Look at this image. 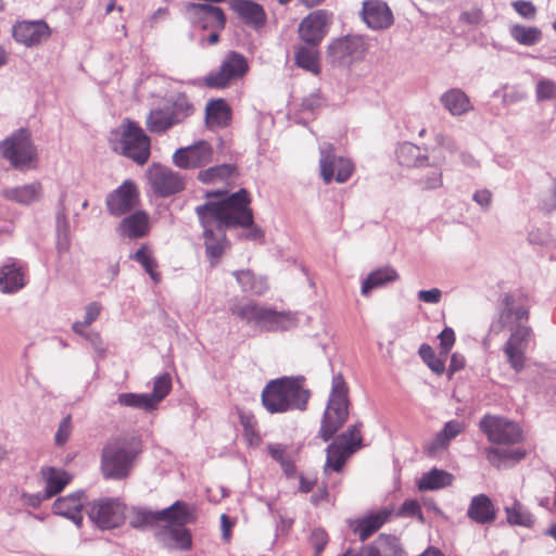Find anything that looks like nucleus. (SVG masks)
I'll use <instances>...</instances> for the list:
<instances>
[{"label":"nucleus","instance_id":"ea45409f","mask_svg":"<svg viewBox=\"0 0 556 556\" xmlns=\"http://www.w3.org/2000/svg\"><path fill=\"white\" fill-rule=\"evenodd\" d=\"M399 278L396 270L392 267H383L374 270L368 275L362 285V294L367 295L370 290L393 282Z\"/></svg>","mask_w":556,"mask_h":556},{"label":"nucleus","instance_id":"a211bd4d","mask_svg":"<svg viewBox=\"0 0 556 556\" xmlns=\"http://www.w3.org/2000/svg\"><path fill=\"white\" fill-rule=\"evenodd\" d=\"M50 35V27L45 21H20L12 28L14 40L26 47L37 46L47 40Z\"/></svg>","mask_w":556,"mask_h":556},{"label":"nucleus","instance_id":"864d4df0","mask_svg":"<svg viewBox=\"0 0 556 556\" xmlns=\"http://www.w3.org/2000/svg\"><path fill=\"white\" fill-rule=\"evenodd\" d=\"M418 354L433 372L437 375H442L444 372L447 356H437L433 349L426 343L420 345Z\"/></svg>","mask_w":556,"mask_h":556},{"label":"nucleus","instance_id":"ddd939ff","mask_svg":"<svg viewBox=\"0 0 556 556\" xmlns=\"http://www.w3.org/2000/svg\"><path fill=\"white\" fill-rule=\"evenodd\" d=\"M366 43L361 36H345L331 42L328 56L341 66H349L364 58Z\"/></svg>","mask_w":556,"mask_h":556},{"label":"nucleus","instance_id":"c03bdc74","mask_svg":"<svg viewBox=\"0 0 556 556\" xmlns=\"http://www.w3.org/2000/svg\"><path fill=\"white\" fill-rule=\"evenodd\" d=\"M233 276L243 291L262 295L268 289L266 280L264 278L256 277L254 273L249 269L235 271Z\"/></svg>","mask_w":556,"mask_h":556},{"label":"nucleus","instance_id":"c85d7f7f","mask_svg":"<svg viewBox=\"0 0 556 556\" xmlns=\"http://www.w3.org/2000/svg\"><path fill=\"white\" fill-rule=\"evenodd\" d=\"M40 477L45 482V498L59 494L72 481V476L67 471L52 466L42 467Z\"/></svg>","mask_w":556,"mask_h":556},{"label":"nucleus","instance_id":"6e6552de","mask_svg":"<svg viewBox=\"0 0 556 556\" xmlns=\"http://www.w3.org/2000/svg\"><path fill=\"white\" fill-rule=\"evenodd\" d=\"M247 58L236 51L226 54L217 71L203 77V84L211 89H225L241 79L249 72Z\"/></svg>","mask_w":556,"mask_h":556},{"label":"nucleus","instance_id":"9d476101","mask_svg":"<svg viewBox=\"0 0 556 556\" xmlns=\"http://www.w3.org/2000/svg\"><path fill=\"white\" fill-rule=\"evenodd\" d=\"M147 178L153 192L161 198L176 194L186 187L182 175L169 167L155 163L149 167Z\"/></svg>","mask_w":556,"mask_h":556},{"label":"nucleus","instance_id":"4be33fe9","mask_svg":"<svg viewBox=\"0 0 556 556\" xmlns=\"http://www.w3.org/2000/svg\"><path fill=\"white\" fill-rule=\"evenodd\" d=\"M228 4L245 25L256 30L265 26L267 15L260 3L250 0H228Z\"/></svg>","mask_w":556,"mask_h":556},{"label":"nucleus","instance_id":"2eb2a0df","mask_svg":"<svg viewBox=\"0 0 556 556\" xmlns=\"http://www.w3.org/2000/svg\"><path fill=\"white\" fill-rule=\"evenodd\" d=\"M186 13L191 22L202 29L223 30L226 26V15L222 8L208 3L190 2Z\"/></svg>","mask_w":556,"mask_h":556},{"label":"nucleus","instance_id":"cd10ccee","mask_svg":"<svg viewBox=\"0 0 556 556\" xmlns=\"http://www.w3.org/2000/svg\"><path fill=\"white\" fill-rule=\"evenodd\" d=\"M2 197L21 205H29L43 195V188L41 182L34 181L28 185L17 186L12 188H4L1 191Z\"/></svg>","mask_w":556,"mask_h":556},{"label":"nucleus","instance_id":"8fccbe9b","mask_svg":"<svg viewBox=\"0 0 556 556\" xmlns=\"http://www.w3.org/2000/svg\"><path fill=\"white\" fill-rule=\"evenodd\" d=\"M352 453L344 448L342 444H338L333 442L330 444L327 448V462L326 466L333 469L334 471L339 472L342 470L346 458Z\"/></svg>","mask_w":556,"mask_h":556},{"label":"nucleus","instance_id":"20e7f679","mask_svg":"<svg viewBox=\"0 0 556 556\" xmlns=\"http://www.w3.org/2000/svg\"><path fill=\"white\" fill-rule=\"evenodd\" d=\"M229 312L248 325H254L266 331H283L296 325L295 314L289 311H277L253 300L235 299Z\"/></svg>","mask_w":556,"mask_h":556},{"label":"nucleus","instance_id":"b1692460","mask_svg":"<svg viewBox=\"0 0 556 556\" xmlns=\"http://www.w3.org/2000/svg\"><path fill=\"white\" fill-rule=\"evenodd\" d=\"M86 496L83 492H75L55 500L53 513L73 520L77 526L83 521V508Z\"/></svg>","mask_w":556,"mask_h":556},{"label":"nucleus","instance_id":"680f3d73","mask_svg":"<svg viewBox=\"0 0 556 556\" xmlns=\"http://www.w3.org/2000/svg\"><path fill=\"white\" fill-rule=\"evenodd\" d=\"M159 520V511H136L134 517L130 519V526L132 528H142L146 526H150Z\"/></svg>","mask_w":556,"mask_h":556},{"label":"nucleus","instance_id":"bb28decb","mask_svg":"<svg viewBox=\"0 0 556 556\" xmlns=\"http://www.w3.org/2000/svg\"><path fill=\"white\" fill-rule=\"evenodd\" d=\"M434 140L435 144L426 149L427 153L424 155L428 156V163L441 168L446 161V154L456 153L458 147L455 139L444 132H438Z\"/></svg>","mask_w":556,"mask_h":556},{"label":"nucleus","instance_id":"a878e982","mask_svg":"<svg viewBox=\"0 0 556 556\" xmlns=\"http://www.w3.org/2000/svg\"><path fill=\"white\" fill-rule=\"evenodd\" d=\"M467 516L479 525H486L492 523L496 519L497 511L488 495L479 494L471 498L467 509Z\"/></svg>","mask_w":556,"mask_h":556},{"label":"nucleus","instance_id":"473e14b6","mask_svg":"<svg viewBox=\"0 0 556 556\" xmlns=\"http://www.w3.org/2000/svg\"><path fill=\"white\" fill-rule=\"evenodd\" d=\"M204 228V244L207 256L212 264L215 265L224 254L228 242L224 228L217 225L216 231L212 229V225H202Z\"/></svg>","mask_w":556,"mask_h":556},{"label":"nucleus","instance_id":"0e129e2a","mask_svg":"<svg viewBox=\"0 0 556 556\" xmlns=\"http://www.w3.org/2000/svg\"><path fill=\"white\" fill-rule=\"evenodd\" d=\"M515 11L523 18L533 20L536 16V7L528 0H516L511 3Z\"/></svg>","mask_w":556,"mask_h":556},{"label":"nucleus","instance_id":"338daca9","mask_svg":"<svg viewBox=\"0 0 556 556\" xmlns=\"http://www.w3.org/2000/svg\"><path fill=\"white\" fill-rule=\"evenodd\" d=\"M326 105V99L321 92H313L305 97L302 101V108L305 111L314 112Z\"/></svg>","mask_w":556,"mask_h":556},{"label":"nucleus","instance_id":"c756f323","mask_svg":"<svg viewBox=\"0 0 556 556\" xmlns=\"http://www.w3.org/2000/svg\"><path fill=\"white\" fill-rule=\"evenodd\" d=\"M159 520L166 521L165 527H182L194 522L195 515L187 503L177 501L159 511Z\"/></svg>","mask_w":556,"mask_h":556},{"label":"nucleus","instance_id":"f8f14e48","mask_svg":"<svg viewBox=\"0 0 556 556\" xmlns=\"http://www.w3.org/2000/svg\"><path fill=\"white\" fill-rule=\"evenodd\" d=\"M319 166L325 184H330L332 179L339 184L345 182L355 170L352 161L343 156H337L331 144L321 149Z\"/></svg>","mask_w":556,"mask_h":556},{"label":"nucleus","instance_id":"39448f33","mask_svg":"<svg viewBox=\"0 0 556 556\" xmlns=\"http://www.w3.org/2000/svg\"><path fill=\"white\" fill-rule=\"evenodd\" d=\"M309 392L299 380L288 377L270 380L262 391V404L270 414L304 410Z\"/></svg>","mask_w":556,"mask_h":556},{"label":"nucleus","instance_id":"3c124183","mask_svg":"<svg viewBox=\"0 0 556 556\" xmlns=\"http://www.w3.org/2000/svg\"><path fill=\"white\" fill-rule=\"evenodd\" d=\"M361 428L362 424L350 426L334 442L342 444L344 448L354 453L362 445L363 435Z\"/></svg>","mask_w":556,"mask_h":556},{"label":"nucleus","instance_id":"13d9d810","mask_svg":"<svg viewBox=\"0 0 556 556\" xmlns=\"http://www.w3.org/2000/svg\"><path fill=\"white\" fill-rule=\"evenodd\" d=\"M535 97L539 102L556 101V81L551 78H541L535 85Z\"/></svg>","mask_w":556,"mask_h":556},{"label":"nucleus","instance_id":"f03ea898","mask_svg":"<svg viewBox=\"0 0 556 556\" xmlns=\"http://www.w3.org/2000/svg\"><path fill=\"white\" fill-rule=\"evenodd\" d=\"M143 450L138 434H122L109 440L101 453V472L105 479H126Z\"/></svg>","mask_w":556,"mask_h":556},{"label":"nucleus","instance_id":"69168bd1","mask_svg":"<svg viewBox=\"0 0 556 556\" xmlns=\"http://www.w3.org/2000/svg\"><path fill=\"white\" fill-rule=\"evenodd\" d=\"M440 340V354L447 356L451 349L453 348L455 343V333L454 330L450 327H446L442 330V332L439 334Z\"/></svg>","mask_w":556,"mask_h":556},{"label":"nucleus","instance_id":"4468645a","mask_svg":"<svg viewBox=\"0 0 556 556\" xmlns=\"http://www.w3.org/2000/svg\"><path fill=\"white\" fill-rule=\"evenodd\" d=\"M214 149L212 144L205 140L179 148L173 154V163L182 169H194L204 167L213 161Z\"/></svg>","mask_w":556,"mask_h":556},{"label":"nucleus","instance_id":"09e8293b","mask_svg":"<svg viewBox=\"0 0 556 556\" xmlns=\"http://www.w3.org/2000/svg\"><path fill=\"white\" fill-rule=\"evenodd\" d=\"M422 172L418 179V184L422 189L431 190L442 187L443 176L440 167L432 166L430 163L421 166Z\"/></svg>","mask_w":556,"mask_h":556},{"label":"nucleus","instance_id":"c9c22d12","mask_svg":"<svg viewBox=\"0 0 556 556\" xmlns=\"http://www.w3.org/2000/svg\"><path fill=\"white\" fill-rule=\"evenodd\" d=\"M441 102L452 115H462L472 109L468 96L456 88L443 93Z\"/></svg>","mask_w":556,"mask_h":556},{"label":"nucleus","instance_id":"37998d69","mask_svg":"<svg viewBox=\"0 0 556 556\" xmlns=\"http://www.w3.org/2000/svg\"><path fill=\"white\" fill-rule=\"evenodd\" d=\"M295 64L315 75L320 72L318 51L313 47H299L294 53Z\"/></svg>","mask_w":556,"mask_h":556},{"label":"nucleus","instance_id":"4c0bfd02","mask_svg":"<svg viewBox=\"0 0 556 556\" xmlns=\"http://www.w3.org/2000/svg\"><path fill=\"white\" fill-rule=\"evenodd\" d=\"M396 157L401 165L407 167H421L428 164V156L421 153L418 146L404 142L396 150Z\"/></svg>","mask_w":556,"mask_h":556},{"label":"nucleus","instance_id":"bf43d9fd","mask_svg":"<svg viewBox=\"0 0 556 556\" xmlns=\"http://www.w3.org/2000/svg\"><path fill=\"white\" fill-rule=\"evenodd\" d=\"M384 552V556H401L402 547L397 536L392 534H380L377 539Z\"/></svg>","mask_w":556,"mask_h":556},{"label":"nucleus","instance_id":"58836bf2","mask_svg":"<svg viewBox=\"0 0 556 556\" xmlns=\"http://www.w3.org/2000/svg\"><path fill=\"white\" fill-rule=\"evenodd\" d=\"M510 37L521 46L531 47L539 43L542 38V30L536 26L513 24L509 27Z\"/></svg>","mask_w":556,"mask_h":556},{"label":"nucleus","instance_id":"7ed1b4c3","mask_svg":"<svg viewBox=\"0 0 556 556\" xmlns=\"http://www.w3.org/2000/svg\"><path fill=\"white\" fill-rule=\"evenodd\" d=\"M251 198L245 189L230 194L219 202H207L195 208L202 225L214 222L223 228L252 224Z\"/></svg>","mask_w":556,"mask_h":556},{"label":"nucleus","instance_id":"dca6fc26","mask_svg":"<svg viewBox=\"0 0 556 556\" xmlns=\"http://www.w3.org/2000/svg\"><path fill=\"white\" fill-rule=\"evenodd\" d=\"M140 201V192L131 180H125L106 198V207L110 214L122 216L135 208Z\"/></svg>","mask_w":556,"mask_h":556},{"label":"nucleus","instance_id":"6e6d98bb","mask_svg":"<svg viewBox=\"0 0 556 556\" xmlns=\"http://www.w3.org/2000/svg\"><path fill=\"white\" fill-rule=\"evenodd\" d=\"M102 306L98 302H92L86 307V315L84 321H75L72 326V329L75 333L88 338V334L85 332V328L92 324L98 319L101 313Z\"/></svg>","mask_w":556,"mask_h":556},{"label":"nucleus","instance_id":"393cba45","mask_svg":"<svg viewBox=\"0 0 556 556\" xmlns=\"http://www.w3.org/2000/svg\"><path fill=\"white\" fill-rule=\"evenodd\" d=\"M26 285V267L15 262L0 266V291L14 293Z\"/></svg>","mask_w":556,"mask_h":556},{"label":"nucleus","instance_id":"79ce46f5","mask_svg":"<svg viewBox=\"0 0 556 556\" xmlns=\"http://www.w3.org/2000/svg\"><path fill=\"white\" fill-rule=\"evenodd\" d=\"M453 476L444 470L432 469L421 476L418 481L420 491L438 490L452 483Z\"/></svg>","mask_w":556,"mask_h":556},{"label":"nucleus","instance_id":"052dcab7","mask_svg":"<svg viewBox=\"0 0 556 556\" xmlns=\"http://www.w3.org/2000/svg\"><path fill=\"white\" fill-rule=\"evenodd\" d=\"M396 515L400 517H416L418 520L424 521L420 504L415 500L404 501Z\"/></svg>","mask_w":556,"mask_h":556},{"label":"nucleus","instance_id":"aec40b11","mask_svg":"<svg viewBox=\"0 0 556 556\" xmlns=\"http://www.w3.org/2000/svg\"><path fill=\"white\" fill-rule=\"evenodd\" d=\"M328 15L318 10L309 13L299 25V36L305 43L316 47L327 34Z\"/></svg>","mask_w":556,"mask_h":556},{"label":"nucleus","instance_id":"423d86ee","mask_svg":"<svg viewBox=\"0 0 556 556\" xmlns=\"http://www.w3.org/2000/svg\"><path fill=\"white\" fill-rule=\"evenodd\" d=\"M349 387L342 374L332 377L331 392L319 429V437L329 441L344 425L349 416Z\"/></svg>","mask_w":556,"mask_h":556},{"label":"nucleus","instance_id":"f3484780","mask_svg":"<svg viewBox=\"0 0 556 556\" xmlns=\"http://www.w3.org/2000/svg\"><path fill=\"white\" fill-rule=\"evenodd\" d=\"M531 337V329L518 326L504 345V353L511 368L521 371L526 365V351Z\"/></svg>","mask_w":556,"mask_h":556},{"label":"nucleus","instance_id":"4d7b16f0","mask_svg":"<svg viewBox=\"0 0 556 556\" xmlns=\"http://www.w3.org/2000/svg\"><path fill=\"white\" fill-rule=\"evenodd\" d=\"M118 403L122 406L141 408L144 410L154 409L148 394L122 393L118 395Z\"/></svg>","mask_w":556,"mask_h":556},{"label":"nucleus","instance_id":"72a5a7b5","mask_svg":"<svg viewBox=\"0 0 556 556\" xmlns=\"http://www.w3.org/2000/svg\"><path fill=\"white\" fill-rule=\"evenodd\" d=\"M119 230L123 236L130 239L142 238L150 230L149 215L144 211H137L122 219Z\"/></svg>","mask_w":556,"mask_h":556},{"label":"nucleus","instance_id":"5fc2aeb1","mask_svg":"<svg viewBox=\"0 0 556 556\" xmlns=\"http://www.w3.org/2000/svg\"><path fill=\"white\" fill-rule=\"evenodd\" d=\"M240 424L243 427L244 437L250 445H258L261 443V435L257 430V420L251 413H239Z\"/></svg>","mask_w":556,"mask_h":556},{"label":"nucleus","instance_id":"7c9ffc66","mask_svg":"<svg viewBox=\"0 0 556 556\" xmlns=\"http://www.w3.org/2000/svg\"><path fill=\"white\" fill-rule=\"evenodd\" d=\"M156 536L165 546L181 551H188L192 547V535L186 526L162 527Z\"/></svg>","mask_w":556,"mask_h":556},{"label":"nucleus","instance_id":"a19ab883","mask_svg":"<svg viewBox=\"0 0 556 556\" xmlns=\"http://www.w3.org/2000/svg\"><path fill=\"white\" fill-rule=\"evenodd\" d=\"M504 309L500 315V323L503 327H507L515 323L528 320L529 312L523 306H514V299L509 294H505L503 298Z\"/></svg>","mask_w":556,"mask_h":556},{"label":"nucleus","instance_id":"6ab92c4d","mask_svg":"<svg viewBox=\"0 0 556 556\" xmlns=\"http://www.w3.org/2000/svg\"><path fill=\"white\" fill-rule=\"evenodd\" d=\"M394 510L390 507H383L377 511H371L363 518L350 521V528L364 542L378 532L393 516Z\"/></svg>","mask_w":556,"mask_h":556},{"label":"nucleus","instance_id":"a18cd8bd","mask_svg":"<svg viewBox=\"0 0 556 556\" xmlns=\"http://www.w3.org/2000/svg\"><path fill=\"white\" fill-rule=\"evenodd\" d=\"M237 174V168L232 164H222L212 166L198 173V180L203 184H214L225 181Z\"/></svg>","mask_w":556,"mask_h":556},{"label":"nucleus","instance_id":"e2e57ef3","mask_svg":"<svg viewBox=\"0 0 556 556\" xmlns=\"http://www.w3.org/2000/svg\"><path fill=\"white\" fill-rule=\"evenodd\" d=\"M329 542L327 532L321 528H316L309 535V543L315 551V554H321Z\"/></svg>","mask_w":556,"mask_h":556},{"label":"nucleus","instance_id":"412c9836","mask_svg":"<svg viewBox=\"0 0 556 556\" xmlns=\"http://www.w3.org/2000/svg\"><path fill=\"white\" fill-rule=\"evenodd\" d=\"M362 16L367 26L375 30L389 28L394 22L391 9L381 0L364 1Z\"/></svg>","mask_w":556,"mask_h":556},{"label":"nucleus","instance_id":"0eeeda50","mask_svg":"<svg viewBox=\"0 0 556 556\" xmlns=\"http://www.w3.org/2000/svg\"><path fill=\"white\" fill-rule=\"evenodd\" d=\"M1 155L20 170L34 169L38 166V154L27 129H18L0 142Z\"/></svg>","mask_w":556,"mask_h":556},{"label":"nucleus","instance_id":"603ef678","mask_svg":"<svg viewBox=\"0 0 556 556\" xmlns=\"http://www.w3.org/2000/svg\"><path fill=\"white\" fill-rule=\"evenodd\" d=\"M172 390V378L168 374H163L154 379L153 391L148 394L153 408L162 402Z\"/></svg>","mask_w":556,"mask_h":556},{"label":"nucleus","instance_id":"f704fd0d","mask_svg":"<svg viewBox=\"0 0 556 556\" xmlns=\"http://www.w3.org/2000/svg\"><path fill=\"white\" fill-rule=\"evenodd\" d=\"M506 521L509 526L531 529L534 527L535 518L529 509L518 500L504 507Z\"/></svg>","mask_w":556,"mask_h":556},{"label":"nucleus","instance_id":"1a4fd4ad","mask_svg":"<svg viewBox=\"0 0 556 556\" xmlns=\"http://www.w3.org/2000/svg\"><path fill=\"white\" fill-rule=\"evenodd\" d=\"M121 127L119 144L122 154L131 159L139 165L146 164L151 154L150 138L138 124L129 119L123 122Z\"/></svg>","mask_w":556,"mask_h":556},{"label":"nucleus","instance_id":"de8ad7c7","mask_svg":"<svg viewBox=\"0 0 556 556\" xmlns=\"http://www.w3.org/2000/svg\"><path fill=\"white\" fill-rule=\"evenodd\" d=\"M131 258L144 268L155 283L161 281V274L157 271V262L147 245H141Z\"/></svg>","mask_w":556,"mask_h":556},{"label":"nucleus","instance_id":"5701e85b","mask_svg":"<svg viewBox=\"0 0 556 556\" xmlns=\"http://www.w3.org/2000/svg\"><path fill=\"white\" fill-rule=\"evenodd\" d=\"M232 110L228 102L223 99H212L205 106V125L208 129H222L230 125Z\"/></svg>","mask_w":556,"mask_h":556},{"label":"nucleus","instance_id":"2f4dec72","mask_svg":"<svg viewBox=\"0 0 556 556\" xmlns=\"http://www.w3.org/2000/svg\"><path fill=\"white\" fill-rule=\"evenodd\" d=\"M466 426L459 420L447 421L443 429L435 435V438L425 446V453L428 456L435 455L439 451L445 450L451 440L464 432Z\"/></svg>","mask_w":556,"mask_h":556},{"label":"nucleus","instance_id":"9b49d317","mask_svg":"<svg viewBox=\"0 0 556 556\" xmlns=\"http://www.w3.org/2000/svg\"><path fill=\"white\" fill-rule=\"evenodd\" d=\"M126 507L117 500L106 498L89 504V518L101 529H113L122 526L126 519Z\"/></svg>","mask_w":556,"mask_h":556},{"label":"nucleus","instance_id":"49530a36","mask_svg":"<svg viewBox=\"0 0 556 556\" xmlns=\"http://www.w3.org/2000/svg\"><path fill=\"white\" fill-rule=\"evenodd\" d=\"M175 125L166 106L152 110L147 118V127L151 132H164Z\"/></svg>","mask_w":556,"mask_h":556},{"label":"nucleus","instance_id":"e433bc0d","mask_svg":"<svg viewBox=\"0 0 556 556\" xmlns=\"http://www.w3.org/2000/svg\"><path fill=\"white\" fill-rule=\"evenodd\" d=\"M175 124L182 123L194 113V105L186 93H177L168 101L166 105Z\"/></svg>","mask_w":556,"mask_h":556},{"label":"nucleus","instance_id":"f257e3e1","mask_svg":"<svg viewBox=\"0 0 556 556\" xmlns=\"http://www.w3.org/2000/svg\"><path fill=\"white\" fill-rule=\"evenodd\" d=\"M479 429L488 441L495 445L484 450L485 457L491 466L501 468L526 458L528 453L525 448L500 447L523 443L526 440L525 431L518 422L504 416L485 414L479 421Z\"/></svg>","mask_w":556,"mask_h":556},{"label":"nucleus","instance_id":"774afa93","mask_svg":"<svg viewBox=\"0 0 556 556\" xmlns=\"http://www.w3.org/2000/svg\"><path fill=\"white\" fill-rule=\"evenodd\" d=\"M72 429L73 426L71 421V416H66L60 424L59 429L55 433V444L59 446L64 445L72 433Z\"/></svg>","mask_w":556,"mask_h":556}]
</instances>
